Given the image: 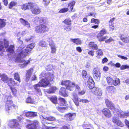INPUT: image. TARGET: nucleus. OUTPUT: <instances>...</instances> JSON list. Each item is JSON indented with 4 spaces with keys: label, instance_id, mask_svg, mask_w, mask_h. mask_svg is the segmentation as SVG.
Masks as SVG:
<instances>
[{
    "label": "nucleus",
    "instance_id": "f257e3e1",
    "mask_svg": "<svg viewBox=\"0 0 129 129\" xmlns=\"http://www.w3.org/2000/svg\"><path fill=\"white\" fill-rule=\"evenodd\" d=\"M35 45V44L32 43L28 45L25 49H24V48H22L19 47L17 50V57L15 59V61H19L21 63H23V64L24 66H27L30 62V61L29 60L26 61L23 58H25L31 53V50L33 48Z\"/></svg>",
    "mask_w": 129,
    "mask_h": 129
},
{
    "label": "nucleus",
    "instance_id": "f03ea898",
    "mask_svg": "<svg viewBox=\"0 0 129 129\" xmlns=\"http://www.w3.org/2000/svg\"><path fill=\"white\" fill-rule=\"evenodd\" d=\"M62 84L65 85L68 89L70 91H73L75 87V90L76 92H78L81 90V88L78 85L76 84L74 82H72L70 80H66V81H63Z\"/></svg>",
    "mask_w": 129,
    "mask_h": 129
},
{
    "label": "nucleus",
    "instance_id": "7ed1b4c3",
    "mask_svg": "<svg viewBox=\"0 0 129 129\" xmlns=\"http://www.w3.org/2000/svg\"><path fill=\"white\" fill-rule=\"evenodd\" d=\"M12 97L11 95L9 96L6 95L5 97V99L7 100L5 104V109L6 111L9 112L12 111L16 106L12 100H9Z\"/></svg>",
    "mask_w": 129,
    "mask_h": 129
},
{
    "label": "nucleus",
    "instance_id": "20e7f679",
    "mask_svg": "<svg viewBox=\"0 0 129 129\" xmlns=\"http://www.w3.org/2000/svg\"><path fill=\"white\" fill-rule=\"evenodd\" d=\"M35 30L37 33L41 34L48 32L49 28L45 24H41L36 26Z\"/></svg>",
    "mask_w": 129,
    "mask_h": 129
},
{
    "label": "nucleus",
    "instance_id": "39448f33",
    "mask_svg": "<svg viewBox=\"0 0 129 129\" xmlns=\"http://www.w3.org/2000/svg\"><path fill=\"white\" fill-rule=\"evenodd\" d=\"M3 41L4 48L6 49V51L9 53L10 55L14 54V46L13 45H11L9 47V41L5 39H4Z\"/></svg>",
    "mask_w": 129,
    "mask_h": 129
},
{
    "label": "nucleus",
    "instance_id": "423d86ee",
    "mask_svg": "<svg viewBox=\"0 0 129 129\" xmlns=\"http://www.w3.org/2000/svg\"><path fill=\"white\" fill-rule=\"evenodd\" d=\"M107 34V31L104 28L102 29L96 36V37L98 41L100 42H103L108 39L109 37L107 36H103L104 34Z\"/></svg>",
    "mask_w": 129,
    "mask_h": 129
},
{
    "label": "nucleus",
    "instance_id": "0eeeda50",
    "mask_svg": "<svg viewBox=\"0 0 129 129\" xmlns=\"http://www.w3.org/2000/svg\"><path fill=\"white\" fill-rule=\"evenodd\" d=\"M106 79L107 82L109 85L112 84L115 86H116L120 84V80L117 78L114 79L110 76L107 77Z\"/></svg>",
    "mask_w": 129,
    "mask_h": 129
},
{
    "label": "nucleus",
    "instance_id": "6e6552de",
    "mask_svg": "<svg viewBox=\"0 0 129 129\" xmlns=\"http://www.w3.org/2000/svg\"><path fill=\"white\" fill-rule=\"evenodd\" d=\"M30 10L32 13L35 15L39 14L41 12V8L35 3L33 2Z\"/></svg>",
    "mask_w": 129,
    "mask_h": 129
},
{
    "label": "nucleus",
    "instance_id": "1a4fd4ad",
    "mask_svg": "<svg viewBox=\"0 0 129 129\" xmlns=\"http://www.w3.org/2000/svg\"><path fill=\"white\" fill-rule=\"evenodd\" d=\"M44 75L45 76V78L49 82H51L53 80L54 77V75L53 74L49 72L46 73L44 74L43 73H42L40 75V76L42 77H43Z\"/></svg>",
    "mask_w": 129,
    "mask_h": 129
},
{
    "label": "nucleus",
    "instance_id": "9d476101",
    "mask_svg": "<svg viewBox=\"0 0 129 129\" xmlns=\"http://www.w3.org/2000/svg\"><path fill=\"white\" fill-rule=\"evenodd\" d=\"M66 80H62L61 82V84L62 85L64 86L66 88L62 87H61L59 90V94L63 96L64 97H67L68 96V92L67 91V89H68L67 88L66 86L65 85H63L62 84L63 81H66Z\"/></svg>",
    "mask_w": 129,
    "mask_h": 129
},
{
    "label": "nucleus",
    "instance_id": "9b49d317",
    "mask_svg": "<svg viewBox=\"0 0 129 129\" xmlns=\"http://www.w3.org/2000/svg\"><path fill=\"white\" fill-rule=\"evenodd\" d=\"M26 127L28 129H37L40 127L39 123L37 121H34L27 124Z\"/></svg>",
    "mask_w": 129,
    "mask_h": 129
},
{
    "label": "nucleus",
    "instance_id": "f8f14e48",
    "mask_svg": "<svg viewBox=\"0 0 129 129\" xmlns=\"http://www.w3.org/2000/svg\"><path fill=\"white\" fill-rule=\"evenodd\" d=\"M105 103L107 107L112 111L113 113L114 114V113L116 111L117 109L115 108L114 104L108 99L105 100Z\"/></svg>",
    "mask_w": 129,
    "mask_h": 129
},
{
    "label": "nucleus",
    "instance_id": "ddd939ff",
    "mask_svg": "<svg viewBox=\"0 0 129 129\" xmlns=\"http://www.w3.org/2000/svg\"><path fill=\"white\" fill-rule=\"evenodd\" d=\"M92 74L95 80L98 81L100 80L101 74L98 69L94 68Z\"/></svg>",
    "mask_w": 129,
    "mask_h": 129
},
{
    "label": "nucleus",
    "instance_id": "4468645a",
    "mask_svg": "<svg viewBox=\"0 0 129 129\" xmlns=\"http://www.w3.org/2000/svg\"><path fill=\"white\" fill-rule=\"evenodd\" d=\"M19 125L18 120L16 119H13L10 120L8 122V125L11 128H14L16 126H19Z\"/></svg>",
    "mask_w": 129,
    "mask_h": 129
},
{
    "label": "nucleus",
    "instance_id": "2eb2a0df",
    "mask_svg": "<svg viewBox=\"0 0 129 129\" xmlns=\"http://www.w3.org/2000/svg\"><path fill=\"white\" fill-rule=\"evenodd\" d=\"M76 114L74 113H68L64 115V117L66 121H68L73 120L75 117Z\"/></svg>",
    "mask_w": 129,
    "mask_h": 129
},
{
    "label": "nucleus",
    "instance_id": "dca6fc26",
    "mask_svg": "<svg viewBox=\"0 0 129 129\" xmlns=\"http://www.w3.org/2000/svg\"><path fill=\"white\" fill-rule=\"evenodd\" d=\"M92 93L94 94L97 98L99 99L101 96L102 93L101 90L99 88L95 87L91 90Z\"/></svg>",
    "mask_w": 129,
    "mask_h": 129
},
{
    "label": "nucleus",
    "instance_id": "f3484780",
    "mask_svg": "<svg viewBox=\"0 0 129 129\" xmlns=\"http://www.w3.org/2000/svg\"><path fill=\"white\" fill-rule=\"evenodd\" d=\"M33 71L34 69L32 68H30L26 71L25 79V81L26 82H27L29 80Z\"/></svg>",
    "mask_w": 129,
    "mask_h": 129
},
{
    "label": "nucleus",
    "instance_id": "a211bd4d",
    "mask_svg": "<svg viewBox=\"0 0 129 129\" xmlns=\"http://www.w3.org/2000/svg\"><path fill=\"white\" fill-rule=\"evenodd\" d=\"M119 37L120 39L125 43H127L129 42V36L123 34L119 35Z\"/></svg>",
    "mask_w": 129,
    "mask_h": 129
},
{
    "label": "nucleus",
    "instance_id": "6ab92c4d",
    "mask_svg": "<svg viewBox=\"0 0 129 129\" xmlns=\"http://www.w3.org/2000/svg\"><path fill=\"white\" fill-rule=\"evenodd\" d=\"M33 87L37 94L39 95H41V90L40 88V87H41V86L38 83L34 84L33 85Z\"/></svg>",
    "mask_w": 129,
    "mask_h": 129
},
{
    "label": "nucleus",
    "instance_id": "aec40b11",
    "mask_svg": "<svg viewBox=\"0 0 129 129\" xmlns=\"http://www.w3.org/2000/svg\"><path fill=\"white\" fill-rule=\"evenodd\" d=\"M38 83L41 86V87H46L50 84V83L48 82L45 78H42Z\"/></svg>",
    "mask_w": 129,
    "mask_h": 129
},
{
    "label": "nucleus",
    "instance_id": "412c9836",
    "mask_svg": "<svg viewBox=\"0 0 129 129\" xmlns=\"http://www.w3.org/2000/svg\"><path fill=\"white\" fill-rule=\"evenodd\" d=\"M102 111L103 114L107 118H110L111 117L112 115L111 112L108 108H104Z\"/></svg>",
    "mask_w": 129,
    "mask_h": 129
},
{
    "label": "nucleus",
    "instance_id": "4be33fe9",
    "mask_svg": "<svg viewBox=\"0 0 129 129\" xmlns=\"http://www.w3.org/2000/svg\"><path fill=\"white\" fill-rule=\"evenodd\" d=\"M33 3L30 2L23 4L21 6V9L24 11L30 9Z\"/></svg>",
    "mask_w": 129,
    "mask_h": 129
},
{
    "label": "nucleus",
    "instance_id": "5701e85b",
    "mask_svg": "<svg viewBox=\"0 0 129 129\" xmlns=\"http://www.w3.org/2000/svg\"><path fill=\"white\" fill-rule=\"evenodd\" d=\"M112 121L114 123L119 126L123 127L124 126L123 124L121 121L117 119L116 117H113V118Z\"/></svg>",
    "mask_w": 129,
    "mask_h": 129
},
{
    "label": "nucleus",
    "instance_id": "b1692460",
    "mask_svg": "<svg viewBox=\"0 0 129 129\" xmlns=\"http://www.w3.org/2000/svg\"><path fill=\"white\" fill-rule=\"evenodd\" d=\"M75 2L74 1H72L70 2L68 5L67 8L68 9V10L71 12H74L75 10H73L75 4Z\"/></svg>",
    "mask_w": 129,
    "mask_h": 129
},
{
    "label": "nucleus",
    "instance_id": "393cba45",
    "mask_svg": "<svg viewBox=\"0 0 129 129\" xmlns=\"http://www.w3.org/2000/svg\"><path fill=\"white\" fill-rule=\"evenodd\" d=\"M49 45L50 47L51 53L52 54L55 53L56 52V46L54 43L53 41L51 40V42L49 43Z\"/></svg>",
    "mask_w": 129,
    "mask_h": 129
},
{
    "label": "nucleus",
    "instance_id": "a878e982",
    "mask_svg": "<svg viewBox=\"0 0 129 129\" xmlns=\"http://www.w3.org/2000/svg\"><path fill=\"white\" fill-rule=\"evenodd\" d=\"M89 47L90 49L96 50L98 49V46L97 44L95 43L94 42H91L88 44Z\"/></svg>",
    "mask_w": 129,
    "mask_h": 129
},
{
    "label": "nucleus",
    "instance_id": "bb28decb",
    "mask_svg": "<svg viewBox=\"0 0 129 129\" xmlns=\"http://www.w3.org/2000/svg\"><path fill=\"white\" fill-rule=\"evenodd\" d=\"M25 114L27 117H34L37 116V113L36 112L28 111L26 112Z\"/></svg>",
    "mask_w": 129,
    "mask_h": 129
},
{
    "label": "nucleus",
    "instance_id": "cd10ccee",
    "mask_svg": "<svg viewBox=\"0 0 129 129\" xmlns=\"http://www.w3.org/2000/svg\"><path fill=\"white\" fill-rule=\"evenodd\" d=\"M107 91L111 93H115L116 90L115 87L112 85H109L106 87Z\"/></svg>",
    "mask_w": 129,
    "mask_h": 129
},
{
    "label": "nucleus",
    "instance_id": "c85d7f7f",
    "mask_svg": "<svg viewBox=\"0 0 129 129\" xmlns=\"http://www.w3.org/2000/svg\"><path fill=\"white\" fill-rule=\"evenodd\" d=\"M57 89V88L56 86H52L47 90V92L49 94L54 93Z\"/></svg>",
    "mask_w": 129,
    "mask_h": 129
},
{
    "label": "nucleus",
    "instance_id": "c756f323",
    "mask_svg": "<svg viewBox=\"0 0 129 129\" xmlns=\"http://www.w3.org/2000/svg\"><path fill=\"white\" fill-rule=\"evenodd\" d=\"M20 20L21 22L24 26H27V27H30V24L28 22L23 19L22 18H20Z\"/></svg>",
    "mask_w": 129,
    "mask_h": 129
},
{
    "label": "nucleus",
    "instance_id": "7c9ffc66",
    "mask_svg": "<svg viewBox=\"0 0 129 129\" xmlns=\"http://www.w3.org/2000/svg\"><path fill=\"white\" fill-rule=\"evenodd\" d=\"M71 41L77 45H80L81 44V41L78 38L76 39H71Z\"/></svg>",
    "mask_w": 129,
    "mask_h": 129
},
{
    "label": "nucleus",
    "instance_id": "2f4dec72",
    "mask_svg": "<svg viewBox=\"0 0 129 129\" xmlns=\"http://www.w3.org/2000/svg\"><path fill=\"white\" fill-rule=\"evenodd\" d=\"M48 99L53 103L56 104L57 103V97L56 96L53 95L51 97L48 98Z\"/></svg>",
    "mask_w": 129,
    "mask_h": 129
},
{
    "label": "nucleus",
    "instance_id": "473e14b6",
    "mask_svg": "<svg viewBox=\"0 0 129 129\" xmlns=\"http://www.w3.org/2000/svg\"><path fill=\"white\" fill-rule=\"evenodd\" d=\"M96 57L98 59L101 58V57L103 55V53L102 50L101 49H98L96 51Z\"/></svg>",
    "mask_w": 129,
    "mask_h": 129
},
{
    "label": "nucleus",
    "instance_id": "72a5a7b5",
    "mask_svg": "<svg viewBox=\"0 0 129 129\" xmlns=\"http://www.w3.org/2000/svg\"><path fill=\"white\" fill-rule=\"evenodd\" d=\"M6 51L4 46L3 45L0 44V56H3L4 55V53Z\"/></svg>",
    "mask_w": 129,
    "mask_h": 129
},
{
    "label": "nucleus",
    "instance_id": "f704fd0d",
    "mask_svg": "<svg viewBox=\"0 0 129 129\" xmlns=\"http://www.w3.org/2000/svg\"><path fill=\"white\" fill-rule=\"evenodd\" d=\"M116 112L117 114V115L118 117H119L121 118H123L124 117V112L122 111H117Z\"/></svg>",
    "mask_w": 129,
    "mask_h": 129
},
{
    "label": "nucleus",
    "instance_id": "c9c22d12",
    "mask_svg": "<svg viewBox=\"0 0 129 129\" xmlns=\"http://www.w3.org/2000/svg\"><path fill=\"white\" fill-rule=\"evenodd\" d=\"M17 85V83L12 78H10L9 80V82L8 83V85L10 87L14 86Z\"/></svg>",
    "mask_w": 129,
    "mask_h": 129
},
{
    "label": "nucleus",
    "instance_id": "e433bc0d",
    "mask_svg": "<svg viewBox=\"0 0 129 129\" xmlns=\"http://www.w3.org/2000/svg\"><path fill=\"white\" fill-rule=\"evenodd\" d=\"M6 20L4 19H0V28L4 27L6 25L5 21Z\"/></svg>",
    "mask_w": 129,
    "mask_h": 129
},
{
    "label": "nucleus",
    "instance_id": "4c0bfd02",
    "mask_svg": "<svg viewBox=\"0 0 129 129\" xmlns=\"http://www.w3.org/2000/svg\"><path fill=\"white\" fill-rule=\"evenodd\" d=\"M59 101V104L61 106H64L66 102L65 99L62 98H58Z\"/></svg>",
    "mask_w": 129,
    "mask_h": 129
},
{
    "label": "nucleus",
    "instance_id": "58836bf2",
    "mask_svg": "<svg viewBox=\"0 0 129 129\" xmlns=\"http://www.w3.org/2000/svg\"><path fill=\"white\" fill-rule=\"evenodd\" d=\"M48 45L46 41L42 40L39 43V45L42 47H46Z\"/></svg>",
    "mask_w": 129,
    "mask_h": 129
},
{
    "label": "nucleus",
    "instance_id": "ea45409f",
    "mask_svg": "<svg viewBox=\"0 0 129 129\" xmlns=\"http://www.w3.org/2000/svg\"><path fill=\"white\" fill-rule=\"evenodd\" d=\"M63 22L66 25H71L72 24V21L70 18H66L64 19Z\"/></svg>",
    "mask_w": 129,
    "mask_h": 129
},
{
    "label": "nucleus",
    "instance_id": "a19ab883",
    "mask_svg": "<svg viewBox=\"0 0 129 129\" xmlns=\"http://www.w3.org/2000/svg\"><path fill=\"white\" fill-rule=\"evenodd\" d=\"M17 3L14 1H12L10 2L8 5V8L9 9H12L13 7L16 5Z\"/></svg>",
    "mask_w": 129,
    "mask_h": 129
},
{
    "label": "nucleus",
    "instance_id": "79ce46f5",
    "mask_svg": "<svg viewBox=\"0 0 129 129\" xmlns=\"http://www.w3.org/2000/svg\"><path fill=\"white\" fill-rule=\"evenodd\" d=\"M56 109L59 111L63 113L65 111V110L67 109L68 107H56Z\"/></svg>",
    "mask_w": 129,
    "mask_h": 129
},
{
    "label": "nucleus",
    "instance_id": "37998d69",
    "mask_svg": "<svg viewBox=\"0 0 129 129\" xmlns=\"http://www.w3.org/2000/svg\"><path fill=\"white\" fill-rule=\"evenodd\" d=\"M14 79L18 81L19 82H20L21 80L20 75L18 72L15 73L14 75Z\"/></svg>",
    "mask_w": 129,
    "mask_h": 129
},
{
    "label": "nucleus",
    "instance_id": "c03bdc74",
    "mask_svg": "<svg viewBox=\"0 0 129 129\" xmlns=\"http://www.w3.org/2000/svg\"><path fill=\"white\" fill-rule=\"evenodd\" d=\"M8 79L7 75L4 74H3L2 77V80L4 82L7 83Z\"/></svg>",
    "mask_w": 129,
    "mask_h": 129
},
{
    "label": "nucleus",
    "instance_id": "a18cd8bd",
    "mask_svg": "<svg viewBox=\"0 0 129 129\" xmlns=\"http://www.w3.org/2000/svg\"><path fill=\"white\" fill-rule=\"evenodd\" d=\"M10 88L12 93V94L14 96H16L17 94V90L15 88H13L12 86L10 87Z\"/></svg>",
    "mask_w": 129,
    "mask_h": 129
},
{
    "label": "nucleus",
    "instance_id": "49530a36",
    "mask_svg": "<svg viewBox=\"0 0 129 129\" xmlns=\"http://www.w3.org/2000/svg\"><path fill=\"white\" fill-rule=\"evenodd\" d=\"M82 127L83 128L85 127V128H93V125L89 123L83 124L82 125Z\"/></svg>",
    "mask_w": 129,
    "mask_h": 129
},
{
    "label": "nucleus",
    "instance_id": "de8ad7c7",
    "mask_svg": "<svg viewBox=\"0 0 129 129\" xmlns=\"http://www.w3.org/2000/svg\"><path fill=\"white\" fill-rule=\"evenodd\" d=\"M36 20L37 22H39V23H41L44 22V19L43 17H35Z\"/></svg>",
    "mask_w": 129,
    "mask_h": 129
},
{
    "label": "nucleus",
    "instance_id": "09e8293b",
    "mask_svg": "<svg viewBox=\"0 0 129 129\" xmlns=\"http://www.w3.org/2000/svg\"><path fill=\"white\" fill-rule=\"evenodd\" d=\"M100 21L98 19L92 18L91 20V23H95V24H99L100 23Z\"/></svg>",
    "mask_w": 129,
    "mask_h": 129
},
{
    "label": "nucleus",
    "instance_id": "8fccbe9b",
    "mask_svg": "<svg viewBox=\"0 0 129 129\" xmlns=\"http://www.w3.org/2000/svg\"><path fill=\"white\" fill-rule=\"evenodd\" d=\"M50 3V0H42V3L45 7L48 6Z\"/></svg>",
    "mask_w": 129,
    "mask_h": 129
},
{
    "label": "nucleus",
    "instance_id": "3c124183",
    "mask_svg": "<svg viewBox=\"0 0 129 129\" xmlns=\"http://www.w3.org/2000/svg\"><path fill=\"white\" fill-rule=\"evenodd\" d=\"M68 11V9L67 7L63 8L60 9L59 11V13H66Z\"/></svg>",
    "mask_w": 129,
    "mask_h": 129
},
{
    "label": "nucleus",
    "instance_id": "603ef678",
    "mask_svg": "<svg viewBox=\"0 0 129 129\" xmlns=\"http://www.w3.org/2000/svg\"><path fill=\"white\" fill-rule=\"evenodd\" d=\"M64 29L66 30V31H71L72 30V27L71 25H68L66 26H64Z\"/></svg>",
    "mask_w": 129,
    "mask_h": 129
},
{
    "label": "nucleus",
    "instance_id": "864d4df0",
    "mask_svg": "<svg viewBox=\"0 0 129 129\" xmlns=\"http://www.w3.org/2000/svg\"><path fill=\"white\" fill-rule=\"evenodd\" d=\"M26 103L31 104L33 103L34 102L33 100L30 96H29L26 98Z\"/></svg>",
    "mask_w": 129,
    "mask_h": 129
},
{
    "label": "nucleus",
    "instance_id": "5fc2aeb1",
    "mask_svg": "<svg viewBox=\"0 0 129 129\" xmlns=\"http://www.w3.org/2000/svg\"><path fill=\"white\" fill-rule=\"evenodd\" d=\"M46 119L47 120L50 121H54L56 120L55 118L52 116L46 117Z\"/></svg>",
    "mask_w": 129,
    "mask_h": 129
},
{
    "label": "nucleus",
    "instance_id": "6e6d98bb",
    "mask_svg": "<svg viewBox=\"0 0 129 129\" xmlns=\"http://www.w3.org/2000/svg\"><path fill=\"white\" fill-rule=\"evenodd\" d=\"M70 125L68 124L67 125H64L62 126L60 129H70Z\"/></svg>",
    "mask_w": 129,
    "mask_h": 129
},
{
    "label": "nucleus",
    "instance_id": "4d7b16f0",
    "mask_svg": "<svg viewBox=\"0 0 129 129\" xmlns=\"http://www.w3.org/2000/svg\"><path fill=\"white\" fill-rule=\"evenodd\" d=\"M87 86L88 87L89 89H93L95 87H94V83H88Z\"/></svg>",
    "mask_w": 129,
    "mask_h": 129
},
{
    "label": "nucleus",
    "instance_id": "13d9d810",
    "mask_svg": "<svg viewBox=\"0 0 129 129\" xmlns=\"http://www.w3.org/2000/svg\"><path fill=\"white\" fill-rule=\"evenodd\" d=\"M81 74L83 78H85L87 75V72L85 70H83L82 71Z\"/></svg>",
    "mask_w": 129,
    "mask_h": 129
},
{
    "label": "nucleus",
    "instance_id": "bf43d9fd",
    "mask_svg": "<svg viewBox=\"0 0 129 129\" xmlns=\"http://www.w3.org/2000/svg\"><path fill=\"white\" fill-rule=\"evenodd\" d=\"M104 41H105V42L106 43H109L112 41H114V40L112 38V37H110L109 39L107 40L106 39Z\"/></svg>",
    "mask_w": 129,
    "mask_h": 129
},
{
    "label": "nucleus",
    "instance_id": "052dcab7",
    "mask_svg": "<svg viewBox=\"0 0 129 129\" xmlns=\"http://www.w3.org/2000/svg\"><path fill=\"white\" fill-rule=\"evenodd\" d=\"M115 17H113L110 19L109 21V24L114 25V21L115 20Z\"/></svg>",
    "mask_w": 129,
    "mask_h": 129
},
{
    "label": "nucleus",
    "instance_id": "680f3d73",
    "mask_svg": "<svg viewBox=\"0 0 129 129\" xmlns=\"http://www.w3.org/2000/svg\"><path fill=\"white\" fill-rule=\"evenodd\" d=\"M121 70H123L126 69H129V66L127 65H123L120 68Z\"/></svg>",
    "mask_w": 129,
    "mask_h": 129
},
{
    "label": "nucleus",
    "instance_id": "e2e57ef3",
    "mask_svg": "<svg viewBox=\"0 0 129 129\" xmlns=\"http://www.w3.org/2000/svg\"><path fill=\"white\" fill-rule=\"evenodd\" d=\"M86 92V90L84 89H83L81 91H79L78 92V94L79 95H83L85 94Z\"/></svg>",
    "mask_w": 129,
    "mask_h": 129
},
{
    "label": "nucleus",
    "instance_id": "0e129e2a",
    "mask_svg": "<svg viewBox=\"0 0 129 129\" xmlns=\"http://www.w3.org/2000/svg\"><path fill=\"white\" fill-rule=\"evenodd\" d=\"M88 83H94V82L93 81V80L92 78L90 76L88 77V79L87 81Z\"/></svg>",
    "mask_w": 129,
    "mask_h": 129
},
{
    "label": "nucleus",
    "instance_id": "69168bd1",
    "mask_svg": "<svg viewBox=\"0 0 129 129\" xmlns=\"http://www.w3.org/2000/svg\"><path fill=\"white\" fill-rule=\"evenodd\" d=\"M109 28H110L109 30L111 31H113L115 27L114 25L109 24Z\"/></svg>",
    "mask_w": 129,
    "mask_h": 129
},
{
    "label": "nucleus",
    "instance_id": "338daca9",
    "mask_svg": "<svg viewBox=\"0 0 129 129\" xmlns=\"http://www.w3.org/2000/svg\"><path fill=\"white\" fill-rule=\"evenodd\" d=\"M88 54L92 56H93L94 55V51L92 50H90L88 51Z\"/></svg>",
    "mask_w": 129,
    "mask_h": 129
},
{
    "label": "nucleus",
    "instance_id": "774afa93",
    "mask_svg": "<svg viewBox=\"0 0 129 129\" xmlns=\"http://www.w3.org/2000/svg\"><path fill=\"white\" fill-rule=\"evenodd\" d=\"M52 68L51 66L48 65L46 68V70L47 71H49L52 70Z\"/></svg>",
    "mask_w": 129,
    "mask_h": 129
}]
</instances>
